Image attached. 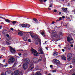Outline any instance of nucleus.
I'll list each match as a JSON object with an SVG mask.
<instances>
[{"label": "nucleus", "mask_w": 75, "mask_h": 75, "mask_svg": "<svg viewBox=\"0 0 75 75\" xmlns=\"http://www.w3.org/2000/svg\"><path fill=\"white\" fill-rule=\"evenodd\" d=\"M33 38L35 40V45H37L38 44V42L40 41V39L39 37L37 35H35L33 36Z\"/></svg>", "instance_id": "obj_1"}, {"label": "nucleus", "mask_w": 75, "mask_h": 75, "mask_svg": "<svg viewBox=\"0 0 75 75\" xmlns=\"http://www.w3.org/2000/svg\"><path fill=\"white\" fill-rule=\"evenodd\" d=\"M31 52L32 54L34 55L35 56H38V53L37 52V51L34 50V49L32 48L31 49Z\"/></svg>", "instance_id": "obj_2"}, {"label": "nucleus", "mask_w": 75, "mask_h": 75, "mask_svg": "<svg viewBox=\"0 0 75 75\" xmlns=\"http://www.w3.org/2000/svg\"><path fill=\"white\" fill-rule=\"evenodd\" d=\"M67 59L68 61H71L72 59V55L71 53H69L67 56Z\"/></svg>", "instance_id": "obj_3"}, {"label": "nucleus", "mask_w": 75, "mask_h": 75, "mask_svg": "<svg viewBox=\"0 0 75 75\" xmlns=\"http://www.w3.org/2000/svg\"><path fill=\"white\" fill-rule=\"evenodd\" d=\"M15 61V59L13 57H10L8 61L9 64H13Z\"/></svg>", "instance_id": "obj_4"}, {"label": "nucleus", "mask_w": 75, "mask_h": 75, "mask_svg": "<svg viewBox=\"0 0 75 75\" xmlns=\"http://www.w3.org/2000/svg\"><path fill=\"white\" fill-rule=\"evenodd\" d=\"M33 68H34V64L33 62H30L29 65V69L30 70H32Z\"/></svg>", "instance_id": "obj_5"}, {"label": "nucleus", "mask_w": 75, "mask_h": 75, "mask_svg": "<svg viewBox=\"0 0 75 75\" xmlns=\"http://www.w3.org/2000/svg\"><path fill=\"white\" fill-rule=\"evenodd\" d=\"M9 48H10V52L12 54H15L16 53V49L15 48H13L11 46L9 47Z\"/></svg>", "instance_id": "obj_6"}, {"label": "nucleus", "mask_w": 75, "mask_h": 75, "mask_svg": "<svg viewBox=\"0 0 75 75\" xmlns=\"http://www.w3.org/2000/svg\"><path fill=\"white\" fill-rule=\"evenodd\" d=\"M68 42H69L70 44H73L74 43V40L72 38H71L69 37H67Z\"/></svg>", "instance_id": "obj_7"}, {"label": "nucleus", "mask_w": 75, "mask_h": 75, "mask_svg": "<svg viewBox=\"0 0 75 75\" xmlns=\"http://www.w3.org/2000/svg\"><path fill=\"white\" fill-rule=\"evenodd\" d=\"M24 61L25 62V64H27V65H28L30 62V60L29 59L26 58L24 59Z\"/></svg>", "instance_id": "obj_8"}, {"label": "nucleus", "mask_w": 75, "mask_h": 75, "mask_svg": "<svg viewBox=\"0 0 75 75\" xmlns=\"http://www.w3.org/2000/svg\"><path fill=\"white\" fill-rule=\"evenodd\" d=\"M53 61L56 64H57V65H59V64H60V61L59 60H58L57 59H54Z\"/></svg>", "instance_id": "obj_9"}, {"label": "nucleus", "mask_w": 75, "mask_h": 75, "mask_svg": "<svg viewBox=\"0 0 75 75\" xmlns=\"http://www.w3.org/2000/svg\"><path fill=\"white\" fill-rule=\"evenodd\" d=\"M14 75H20V71L17 70L14 72Z\"/></svg>", "instance_id": "obj_10"}, {"label": "nucleus", "mask_w": 75, "mask_h": 75, "mask_svg": "<svg viewBox=\"0 0 75 75\" xmlns=\"http://www.w3.org/2000/svg\"><path fill=\"white\" fill-rule=\"evenodd\" d=\"M32 61L34 64L37 63L38 62V59L37 58H33L32 59Z\"/></svg>", "instance_id": "obj_11"}, {"label": "nucleus", "mask_w": 75, "mask_h": 75, "mask_svg": "<svg viewBox=\"0 0 75 75\" xmlns=\"http://www.w3.org/2000/svg\"><path fill=\"white\" fill-rule=\"evenodd\" d=\"M62 11H63L65 13H67L68 11V8L63 7L62 8Z\"/></svg>", "instance_id": "obj_12"}, {"label": "nucleus", "mask_w": 75, "mask_h": 75, "mask_svg": "<svg viewBox=\"0 0 75 75\" xmlns=\"http://www.w3.org/2000/svg\"><path fill=\"white\" fill-rule=\"evenodd\" d=\"M28 65L24 63L23 64V68L24 69H26L28 68Z\"/></svg>", "instance_id": "obj_13"}, {"label": "nucleus", "mask_w": 75, "mask_h": 75, "mask_svg": "<svg viewBox=\"0 0 75 75\" xmlns=\"http://www.w3.org/2000/svg\"><path fill=\"white\" fill-rule=\"evenodd\" d=\"M52 35L53 37H54V35H55L57 34V32L54 30H52Z\"/></svg>", "instance_id": "obj_14"}, {"label": "nucleus", "mask_w": 75, "mask_h": 75, "mask_svg": "<svg viewBox=\"0 0 75 75\" xmlns=\"http://www.w3.org/2000/svg\"><path fill=\"white\" fill-rule=\"evenodd\" d=\"M38 50H39L41 53H38V54H43V53H44V52H43V51H42V49H39Z\"/></svg>", "instance_id": "obj_15"}, {"label": "nucleus", "mask_w": 75, "mask_h": 75, "mask_svg": "<svg viewBox=\"0 0 75 75\" xmlns=\"http://www.w3.org/2000/svg\"><path fill=\"white\" fill-rule=\"evenodd\" d=\"M38 50H39L41 53H38V54H43V53H44V52H43V51H42V49H39Z\"/></svg>", "instance_id": "obj_16"}, {"label": "nucleus", "mask_w": 75, "mask_h": 75, "mask_svg": "<svg viewBox=\"0 0 75 75\" xmlns=\"http://www.w3.org/2000/svg\"><path fill=\"white\" fill-rule=\"evenodd\" d=\"M53 37H55V38H57L58 39H59L60 37L59 35L56 34L55 35H54Z\"/></svg>", "instance_id": "obj_17"}, {"label": "nucleus", "mask_w": 75, "mask_h": 75, "mask_svg": "<svg viewBox=\"0 0 75 75\" xmlns=\"http://www.w3.org/2000/svg\"><path fill=\"white\" fill-rule=\"evenodd\" d=\"M61 57L63 60L65 61H66L67 60V58L65 57V56L62 55V56H61Z\"/></svg>", "instance_id": "obj_18"}, {"label": "nucleus", "mask_w": 75, "mask_h": 75, "mask_svg": "<svg viewBox=\"0 0 75 75\" xmlns=\"http://www.w3.org/2000/svg\"><path fill=\"white\" fill-rule=\"evenodd\" d=\"M23 35V32L21 31H20L18 32V35H20V36H22Z\"/></svg>", "instance_id": "obj_19"}, {"label": "nucleus", "mask_w": 75, "mask_h": 75, "mask_svg": "<svg viewBox=\"0 0 75 75\" xmlns=\"http://www.w3.org/2000/svg\"><path fill=\"white\" fill-rule=\"evenodd\" d=\"M5 21L7 23H10V22H12V21L8 20V19H6L5 20Z\"/></svg>", "instance_id": "obj_20"}, {"label": "nucleus", "mask_w": 75, "mask_h": 75, "mask_svg": "<svg viewBox=\"0 0 75 75\" xmlns=\"http://www.w3.org/2000/svg\"><path fill=\"white\" fill-rule=\"evenodd\" d=\"M6 44L7 45H10V44H11V43H10V41H9L8 40L6 42Z\"/></svg>", "instance_id": "obj_21"}, {"label": "nucleus", "mask_w": 75, "mask_h": 75, "mask_svg": "<svg viewBox=\"0 0 75 75\" xmlns=\"http://www.w3.org/2000/svg\"><path fill=\"white\" fill-rule=\"evenodd\" d=\"M71 46L69 45L67 46V49L68 50H71Z\"/></svg>", "instance_id": "obj_22"}, {"label": "nucleus", "mask_w": 75, "mask_h": 75, "mask_svg": "<svg viewBox=\"0 0 75 75\" xmlns=\"http://www.w3.org/2000/svg\"><path fill=\"white\" fill-rule=\"evenodd\" d=\"M35 75H41V73L40 72L37 71Z\"/></svg>", "instance_id": "obj_23"}, {"label": "nucleus", "mask_w": 75, "mask_h": 75, "mask_svg": "<svg viewBox=\"0 0 75 75\" xmlns=\"http://www.w3.org/2000/svg\"><path fill=\"white\" fill-rule=\"evenodd\" d=\"M23 39L25 41H27V38L26 36H25L23 38Z\"/></svg>", "instance_id": "obj_24"}, {"label": "nucleus", "mask_w": 75, "mask_h": 75, "mask_svg": "<svg viewBox=\"0 0 75 75\" xmlns=\"http://www.w3.org/2000/svg\"><path fill=\"white\" fill-rule=\"evenodd\" d=\"M72 63L73 64H75V58H73L72 61Z\"/></svg>", "instance_id": "obj_25"}, {"label": "nucleus", "mask_w": 75, "mask_h": 75, "mask_svg": "<svg viewBox=\"0 0 75 75\" xmlns=\"http://www.w3.org/2000/svg\"><path fill=\"white\" fill-rule=\"evenodd\" d=\"M35 69L36 70H39V67H38V65H36V67H35Z\"/></svg>", "instance_id": "obj_26"}, {"label": "nucleus", "mask_w": 75, "mask_h": 75, "mask_svg": "<svg viewBox=\"0 0 75 75\" xmlns=\"http://www.w3.org/2000/svg\"><path fill=\"white\" fill-rule=\"evenodd\" d=\"M11 23H12L13 25H15V24H16V23H17L16 22V21H13V22H11Z\"/></svg>", "instance_id": "obj_27"}, {"label": "nucleus", "mask_w": 75, "mask_h": 75, "mask_svg": "<svg viewBox=\"0 0 75 75\" xmlns=\"http://www.w3.org/2000/svg\"><path fill=\"white\" fill-rule=\"evenodd\" d=\"M28 55L27 53H24L23 54V57H26Z\"/></svg>", "instance_id": "obj_28"}, {"label": "nucleus", "mask_w": 75, "mask_h": 75, "mask_svg": "<svg viewBox=\"0 0 75 75\" xmlns=\"http://www.w3.org/2000/svg\"><path fill=\"white\" fill-rule=\"evenodd\" d=\"M22 27H27V24H23Z\"/></svg>", "instance_id": "obj_29"}, {"label": "nucleus", "mask_w": 75, "mask_h": 75, "mask_svg": "<svg viewBox=\"0 0 75 75\" xmlns=\"http://www.w3.org/2000/svg\"><path fill=\"white\" fill-rule=\"evenodd\" d=\"M53 55H54V56H57V55H58V53H57V52H54Z\"/></svg>", "instance_id": "obj_30"}, {"label": "nucleus", "mask_w": 75, "mask_h": 75, "mask_svg": "<svg viewBox=\"0 0 75 75\" xmlns=\"http://www.w3.org/2000/svg\"><path fill=\"white\" fill-rule=\"evenodd\" d=\"M39 1L41 3V4H43V3H44V0H39Z\"/></svg>", "instance_id": "obj_31"}, {"label": "nucleus", "mask_w": 75, "mask_h": 75, "mask_svg": "<svg viewBox=\"0 0 75 75\" xmlns=\"http://www.w3.org/2000/svg\"><path fill=\"white\" fill-rule=\"evenodd\" d=\"M26 25V27H27V28H29V27H30L31 26L30 25H29L28 24H27Z\"/></svg>", "instance_id": "obj_32"}, {"label": "nucleus", "mask_w": 75, "mask_h": 75, "mask_svg": "<svg viewBox=\"0 0 75 75\" xmlns=\"http://www.w3.org/2000/svg\"><path fill=\"white\" fill-rule=\"evenodd\" d=\"M8 74V71H7L5 72V75H7Z\"/></svg>", "instance_id": "obj_33"}, {"label": "nucleus", "mask_w": 75, "mask_h": 75, "mask_svg": "<svg viewBox=\"0 0 75 75\" xmlns=\"http://www.w3.org/2000/svg\"><path fill=\"white\" fill-rule=\"evenodd\" d=\"M41 34L42 35H44V34H45V33H44V31H42L41 33Z\"/></svg>", "instance_id": "obj_34"}, {"label": "nucleus", "mask_w": 75, "mask_h": 75, "mask_svg": "<svg viewBox=\"0 0 75 75\" xmlns=\"http://www.w3.org/2000/svg\"><path fill=\"white\" fill-rule=\"evenodd\" d=\"M42 59H38V62H40L42 61Z\"/></svg>", "instance_id": "obj_35"}, {"label": "nucleus", "mask_w": 75, "mask_h": 75, "mask_svg": "<svg viewBox=\"0 0 75 75\" xmlns=\"http://www.w3.org/2000/svg\"><path fill=\"white\" fill-rule=\"evenodd\" d=\"M34 35H32L30 34V36L32 37V38H34Z\"/></svg>", "instance_id": "obj_36"}, {"label": "nucleus", "mask_w": 75, "mask_h": 75, "mask_svg": "<svg viewBox=\"0 0 75 75\" xmlns=\"http://www.w3.org/2000/svg\"><path fill=\"white\" fill-rule=\"evenodd\" d=\"M33 20L35 21V22H36V21H37V19H35V18H33Z\"/></svg>", "instance_id": "obj_37"}, {"label": "nucleus", "mask_w": 75, "mask_h": 75, "mask_svg": "<svg viewBox=\"0 0 75 75\" xmlns=\"http://www.w3.org/2000/svg\"><path fill=\"white\" fill-rule=\"evenodd\" d=\"M52 71L53 72H57V70L55 69L54 70H53Z\"/></svg>", "instance_id": "obj_38"}, {"label": "nucleus", "mask_w": 75, "mask_h": 75, "mask_svg": "<svg viewBox=\"0 0 75 75\" xmlns=\"http://www.w3.org/2000/svg\"><path fill=\"white\" fill-rule=\"evenodd\" d=\"M18 54L19 55V56H21V55H22L21 53L20 52L18 53Z\"/></svg>", "instance_id": "obj_39"}, {"label": "nucleus", "mask_w": 75, "mask_h": 75, "mask_svg": "<svg viewBox=\"0 0 75 75\" xmlns=\"http://www.w3.org/2000/svg\"><path fill=\"white\" fill-rule=\"evenodd\" d=\"M0 18H2V19H6V18H3L1 16H0Z\"/></svg>", "instance_id": "obj_40"}, {"label": "nucleus", "mask_w": 75, "mask_h": 75, "mask_svg": "<svg viewBox=\"0 0 75 75\" xmlns=\"http://www.w3.org/2000/svg\"><path fill=\"white\" fill-rule=\"evenodd\" d=\"M4 49H5V48H4V47H2V49H1V50H4Z\"/></svg>", "instance_id": "obj_41"}, {"label": "nucleus", "mask_w": 75, "mask_h": 75, "mask_svg": "<svg viewBox=\"0 0 75 75\" xmlns=\"http://www.w3.org/2000/svg\"><path fill=\"white\" fill-rule=\"evenodd\" d=\"M54 12L55 13H57V10L56 9H54Z\"/></svg>", "instance_id": "obj_42"}, {"label": "nucleus", "mask_w": 75, "mask_h": 75, "mask_svg": "<svg viewBox=\"0 0 75 75\" xmlns=\"http://www.w3.org/2000/svg\"><path fill=\"white\" fill-rule=\"evenodd\" d=\"M26 36L27 37H29V34H27L26 35Z\"/></svg>", "instance_id": "obj_43"}, {"label": "nucleus", "mask_w": 75, "mask_h": 75, "mask_svg": "<svg viewBox=\"0 0 75 75\" xmlns=\"http://www.w3.org/2000/svg\"><path fill=\"white\" fill-rule=\"evenodd\" d=\"M39 42L40 43H39V45H41V41H40V39L39 41Z\"/></svg>", "instance_id": "obj_44"}, {"label": "nucleus", "mask_w": 75, "mask_h": 75, "mask_svg": "<svg viewBox=\"0 0 75 75\" xmlns=\"http://www.w3.org/2000/svg\"><path fill=\"white\" fill-rule=\"evenodd\" d=\"M28 42H31V39H28Z\"/></svg>", "instance_id": "obj_45"}, {"label": "nucleus", "mask_w": 75, "mask_h": 75, "mask_svg": "<svg viewBox=\"0 0 75 75\" xmlns=\"http://www.w3.org/2000/svg\"><path fill=\"white\" fill-rule=\"evenodd\" d=\"M6 64L7 65L5 64L4 65V67H7V65H7V63H6Z\"/></svg>", "instance_id": "obj_46"}, {"label": "nucleus", "mask_w": 75, "mask_h": 75, "mask_svg": "<svg viewBox=\"0 0 75 75\" xmlns=\"http://www.w3.org/2000/svg\"><path fill=\"white\" fill-rule=\"evenodd\" d=\"M19 75H23V73H22V72H20Z\"/></svg>", "instance_id": "obj_47"}, {"label": "nucleus", "mask_w": 75, "mask_h": 75, "mask_svg": "<svg viewBox=\"0 0 75 75\" xmlns=\"http://www.w3.org/2000/svg\"><path fill=\"white\" fill-rule=\"evenodd\" d=\"M11 30L12 31H13V30H14V29H13V28H11Z\"/></svg>", "instance_id": "obj_48"}, {"label": "nucleus", "mask_w": 75, "mask_h": 75, "mask_svg": "<svg viewBox=\"0 0 75 75\" xmlns=\"http://www.w3.org/2000/svg\"><path fill=\"white\" fill-rule=\"evenodd\" d=\"M52 4H50V6L49 7H52Z\"/></svg>", "instance_id": "obj_49"}, {"label": "nucleus", "mask_w": 75, "mask_h": 75, "mask_svg": "<svg viewBox=\"0 0 75 75\" xmlns=\"http://www.w3.org/2000/svg\"><path fill=\"white\" fill-rule=\"evenodd\" d=\"M6 36L7 37H10V35H9L8 34H6Z\"/></svg>", "instance_id": "obj_50"}, {"label": "nucleus", "mask_w": 75, "mask_h": 75, "mask_svg": "<svg viewBox=\"0 0 75 75\" xmlns=\"http://www.w3.org/2000/svg\"><path fill=\"white\" fill-rule=\"evenodd\" d=\"M59 20H62V18L60 17L59 18Z\"/></svg>", "instance_id": "obj_51"}, {"label": "nucleus", "mask_w": 75, "mask_h": 75, "mask_svg": "<svg viewBox=\"0 0 75 75\" xmlns=\"http://www.w3.org/2000/svg\"><path fill=\"white\" fill-rule=\"evenodd\" d=\"M45 48L47 50H48V48L47 47H46Z\"/></svg>", "instance_id": "obj_52"}, {"label": "nucleus", "mask_w": 75, "mask_h": 75, "mask_svg": "<svg viewBox=\"0 0 75 75\" xmlns=\"http://www.w3.org/2000/svg\"><path fill=\"white\" fill-rule=\"evenodd\" d=\"M72 68V65H70V68Z\"/></svg>", "instance_id": "obj_53"}, {"label": "nucleus", "mask_w": 75, "mask_h": 75, "mask_svg": "<svg viewBox=\"0 0 75 75\" xmlns=\"http://www.w3.org/2000/svg\"><path fill=\"white\" fill-rule=\"evenodd\" d=\"M1 75H4V73H2Z\"/></svg>", "instance_id": "obj_54"}, {"label": "nucleus", "mask_w": 75, "mask_h": 75, "mask_svg": "<svg viewBox=\"0 0 75 75\" xmlns=\"http://www.w3.org/2000/svg\"><path fill=\"white\" fill-rule=\"evenodd\" d=\"M52 67H53V66H52V65H50V67L51 68H52Z\"/></svg>", "instance_id": "obj_55"}, {"label": "nucleus", "mask_w": 75, "mask_h": 75, "mask_svg": "<svg viewBox=\"0 0 75 75\" xmlns=\"http://www.w3.org/2000/svg\"><path fill=\"white\" fill-rule=\"evenodd\" d=\"M62 50L63 52H64V51H65V50L64 49H62Z\"/></svg>", "instance_id": "obj_56"}, {"label": "nucleus", "mask_w": 75, "mask_h": 75, "mask_svg": "<svg viewBox=\"0 0 75 75\" xmlns=\"http://www.w3.org/2000/svg\"><path fill=\"white\" fill-rule=\"evenodd\" d=\"M20 25V26H21L23 27V24L20 25Z\"/></svg>", "instance_id": "obj_57"}, {"label": "nucleus", "mask_w": 75, "mask_h": 75, "mask_svg": "<svg viewBox=\"0 0 75 75\" xmlns=\"http://www.w3.org/2000/svg\"><path fill=\"white\" fill-rule=\"evenodd\" d=\"M65 18V17L64 16H62V18Z\"/></svg>", "instance_id": "obj_58"}, {"label": "nucleus", "mask_w": 75, "mask_h": 75, "mask_svg": "<svg viewBox=\"0 0 75 75\" xmlns=\"http://www.w3.org/2000/svg\"><path fill=\"white\" fill-rule=\"evenodd\" d=\"M6 61V59H4L3 60V62H5V61Z\"/></svg>", "instance_id": "obj_59"}, {"label": "nucleus", "mask_w": 75, "mask_h": 75, "mask_svg": "<svg viewBox=\"0 0 75 75\" xmlns=\"http://www.w3.org/2000/svg\"><path fill=\"white\" fill-rule=\"evenodd\" d=\"M55 23V22L54 21H52V24H53Z\"/></svg>", "instance_id": "obj_60"}, {"label": "nucleus", "mask_w": 75, "mask_h": 75, "mask_svg": "<svg viewBox=\"0 0 75 75\" xmlns=\"http://www.w3.org/2000/svg\"><path fill=\"white\" fill-rule=\"evenodd\" d=\"M70 46L71 47H73V45H71Z\"/></svg>", "instance_id": "obj_61"}, {"label": "nucleus", "mask_w": 75, "mask_h": 75, "mask_svg": "<svg viewBox=\"0 0 75 75\" xmlns=\"http://www.w3.org/2000/svg\"><path fill=\"white\" fill-rule=\"evenodd\" d=\"M10 75H13V73L10 74Z\"/></svg>", "instance_id": "obj_62"}, {"label": "nucleus", "mask_w": 75, "mask_h": 75, "mask_svg": "<svg viewBox=\"0 0 75 75\" xmlns=\"http://www.w3.org/2000/svg\"><path fill=\"white\" fill-rule=\"evenodd\" d=\"M49 10H51V8H48Z\"/></svg>", "instance_id": "obj_63"}, {"label": "nucleus", "mask_w": 75, "mask_h": 75, "mask_svg": "<svg viewBox=\"0 0 75 75\" xmlns=\"http://www.w3.org/2000/svg\"><path fill=\"white\" fill-rule=\"evenodd\" d=\"M72 75H75V72L74 73L72 74Z\"/></svg>", "instance_id": "obj_64"}]
</instances>
